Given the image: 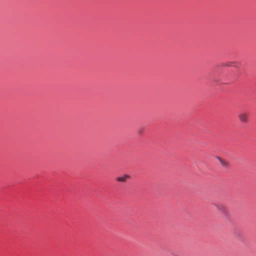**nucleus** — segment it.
Masks as SVG:
<instances>
[{"mask_svg":"<svg viewBox=\"0 0 256 256\" xmlns=\"http://www.w3.org/2000/svg\"><path fill=\"white\" fill-rule=\"evenodd\" d=\"M239 120L244 124H246L248 122L249 114L244 111L240 112L238 116Z\"/></svg>","mask_w":256,"mask_h":256,"instance_id":"nucleus-1","label":"nucleus"},{"mask_svg":"<svg viewBox=\"0 0 256 256\" xmlns=\"http://www.w3.org/2000/svg\"><path fill=\"white\" fill-rule=\"evenodd\" d=\"M130 178V176L128 174H124L122 176H118L116 178V180L120 182H126V180Z\"/></svg>","mask_w":256,"mask_h":256,"instance_id":"nucleus-2","label":"nucleus"},{"mask_svg":"<svg viewBox=\"0 0 256 256\" xmlns=\"http://www.w3.org/2000/svg\"><path fill=\"white\" fill-rule=\"evenodd\" d=\"M217 210L220 212L224 214H226L227 212V208L226 206L222 204H216L215 205Z\"/></svg>","mask_w":256,"mask_h":256,"instance_id":"nucleus-3","label":"nucleus"},{"mask_svg":"<svg viewBox=\"0 0 256 256\" xmlns=\"http://www.w3.org/2000/svg\"><path fill=\"white\" fill-rule=\"evenodd\" d=\"M219 162L220 163V164L224 166H228V162L226 160H223L221 159L220 158H217Z\"/></svg>","mask_w":256,"mask_h":256,"instance_id":"nucleus-4","label":"nucleus"}]
</instances>
